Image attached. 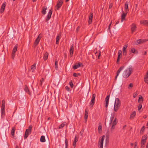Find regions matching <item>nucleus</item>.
I'll return each mask as SVG.
<instances>
[{"label":"nucleus","mask_w":148,"mask_h":148,"mask_svg":"<svg viewBox=\"0 0 148 148\" xmlns=\"http://www.w3.org/2000/svg\"><path fill=\"white\" fill-rule=\"evenodd\" d=\"M144 81L147 84H148V75H146L144 76Z\"/></svg>","instance_id":"cd10ccee"},{"label":"nucleus","mask_w":148,"mask_h":148,"mask_svg":"<svg viewBox=\"0 0 148 148\" xmlns=\"http://www.w3.org/2000/svg\"><path fill=\"white\" fill-rule=\"evenodd\" d=\"M147 135H145L142 137L141 142V144H145L146 142V140L147 138Z\"/></svg>","instance_id":"9b49d317"},{"label":"nucleus","mask_w":148,"mask_h":148,"mask_svg":"<svg viewBox=\"0 0 148 148\" xmlns=\"http://www.w3.org/2000/svg\"><path fill=\"white\" fill-rule=\"evenodd\" d=\"M134 148H138V147L137 146H134Z\"/></svg>","instance_id":"774afa93"},{"label":"nucleus","mask_w":148,"mask_h":148,"mask_svg":"<svg viewBox=\"0 0 148 148\" xmlns=\"http://www.w3.org/2000/svg\"><path fill=\"white\" fill-rule=\"evenodd\" d=\"M93 16L92 13H90L89 17L88 23L89 24H90L92 22Z\"/></svg>","instance_id":"a211bd4d"},{"label":"nucleus","mask_w":148,"mask_h":148,"mask_svg":"<svg viewBox=\"0 0 148 148\" xmlns=\"http://www.w3.org/2000/svg\"><path fill=\"white\" fill-rule=\"evenodd\" d=\"M95 94H93L92 95L91 100L95 101Z\"/></svg>","instance_id":"a19ab883"},{"label":"nucleus","mask_w":148,"mask_h":148,"mask_svg":"<svg viewBox=\"0 0 148 148\" xmlns=\"http://www.w3.org/2000/svg\"><path fill=\"white\" fill-rule=\"evenodd\" d=\"M132 69L131 67L127 68L123 73V77L125 78L128 77L132 73Z\"/></svg>","instance_id":"f257e3e1"},{"label":"nucleus","mask_w":148,"mask_h":148,"mask_svg":"<svg viewBox=\"0 0 148 148\" xmlns=\"http://www.w3.org/2000/svg\"><path fill=\"white\" fill-rule=\"evenodd\" d=\"M124 68V66H122L121 67L119 68V70L117 71L116 75V77H115V79H116L117 77L119 75L120 73L122 70H123V69Z\"/></svg>","instance_id":"2eb2a0df"},{"label":"nucleus","mask_w":148,"mask_h":148,"mask_svg":"<svg viewBox=\"0 0 148 148\" xmlns=\"http://www.w3.org/2000/svg\"><path fill=\"white\" fill-rule=\"evenodd\" d=\"M58 61H55V69L56 70H57L58 68Z\"/></svg>","instance_id":"58836bf2"},{"label":"nucleus","mask_w":148,"mask_h":148,"mask_svg":"<svg viewBox=\"0 0 148 148\" xmlns=\"http://www.w3.org/2000/svg\"><path fill=\"white\" fill-rule=\"evenodd\" d=\"M65 145H66V148H67V147L68 146V141H67V139H66V138L65 139Z\"/></svg>","instance_id":"ea45409f"},{"label":"nucleus","mask_w":148,"mask_h":148,"mask_svg":"<svg viewBox=\"0 0 148 148\" xmlns=\"http://www.w3.org/2000/svg\"><path fill=\"white\" fill-rule=\"evenodd\" d=\"M36 64H34L33 65H32L31 66V69L33 71L34 70L36 69Z\"/></svg>","instance_id":"c9c22d12"},{"label":"nucleus","mask_w":148,"mask_h":148,"mask_svg":"<svg viewBox=\"0 0 148 148\" xmlns=\"http://www.w3.org/2000/svg\"><path fill=\"white\" fill-rule=\"evenodd\" d=\"M52 13V10L51 9L49 11L48 15L47 16V18L46 19L47 21H48L51 18Z\"/></svg>","instance_id":"f3484780"},{"label":"nucleus","mask_w":148,"mask_h":148,"mask_svg":"<svg viewBox=\"0 0 148 148\" xmlns=\"http://www.w3.org/2000/svg\"><path fill=\"white\" fill-rule=\"evenodd\" d=\"M136 28L137 27L135 23H133L131 25V31L132 33L136 30Z\"/></svg>","instance_id":"6e6552de"},{"label":"nucleus","mask_w":148,"mask_h":148,"mask_svg":"<svg viewBox=\"0 0 148 148\" xmlns=\"http://www.w3.org/2000/svg\"><path fill=\"white\" fill-rule=\"evenodd\" d=\"M105 138V136H102V138L99 140V142L98 146L100 148H103V142Z\"/></svg>","instance_id":"0eeeda50"},{"label":"nucleus","mask_w":148,"mask_h":148,"mask_svg":"<svg viewBox=\"0 0 148 148\" xmlns=\"http://www.w3.org/2000/svg\"><path fill=\"white\" fill-rule=\"evenodd\" d=\"M121 105V103L119 99L118 98L116 99L114 105V111L116 112L120 108Z\"/></svg>","instance_id":"f03ea898"},{"label":"nucleus","mask_w":148,"mask_h":148,"mask_svg":"<svg viewBox=\"0 0 148 148\" xmlns=\"http://www.w3.org/2000/svg\"><path fill=\"white\" fill-rule=\"evenodd\" d=\"M111 23H110L108 26V29L109 30V31H110V26L111 25Z\"/></svg>","instance_id":"6e6d98bb"},{"label":"nucleus","mask_w":148,"mask_h":148,"mask_svg":"<svg viewBox=\"0 0 148 148\" xmlns=\"http://www.w3.org/2000/svg\"><path fill=\"white\" fill-rule=\"evenodd\" d=\"M63 3V0H58L57 4L55 7V10H58L61 7Z\"/></svg>","instance_id":"39448f33"},{"label":"nucleus","mask_w":148,"mask_h":148,"mask_svg":"<svg viewBox=\"0 0 148 148\" xmlns=\"http://www.w3.org/2000/svg\"><path fill=\"white\" fill-rule=\"evenodd\" d=\"M114 130L110 128V131L111 133H112L114 131Z\"/></svg>","instance_id":"13d9d810"},{"label":"nucleus","mask_w":148,"mask_h":148,"mask_svg":"<svg viewBox=\"0 0 148 148\" xmlns=\"http://www.w3.org/2000/svg\"><path fill=\"white\" fill-rule=\"evenodd\" d=\"M48 56V53L47 52H46L43 56V59L44 60H46L47 59Z\"/></svg>","instance_id":"c756f323"},{"label":"nucleus","mask_w":148,"mask_h":148,"mask_svg":"<svg viewBox=\"0 0 148 148\" xmlns=\"http://www.w3.org/2000/svg\"><path fill=\"white\" fill-rule=\"evenodd\" d=\"M69 84L71 87L72 88L73 86V84L72 82H70L69 83Z\"/></svg>","instance_id":"37998d69"},{"label":"nucleus","mask_w":148,"mask_h":148,"mask_svg":"<svg viewBox=\"0 0 148 148\" xmlns=\"http://www.w3.org/2000/svg\"><path fill=\"white\" fill-rule=\"evenodd\" d=\"M112 7V5L110 4L109 6V8H110Z\"/></svg>","instance_id":"0e129e2a"},{"label":"nucleus","mask_w":148,"mask_h":148,"mask_svg":"<svg viewBox=\"0 0 148 148\" xmlns=\"http://www.w3.org/2000/svg\"><path fill=\"white\" fill-rule=\"evenodd\" d=\"M141 24H143L146 26H148V21L147 20H142L140 21Z\"/></svg>","instance_id":"412c9836"},{"label":"nucleus","mask_w":148,"mask_h":148,"mask_svg":"<svg viewBox=\"0 0 148 148\" xmlns=\"http://www.w3.org/2000/svg\"><path fill=\"white\" fill-rule=\"evenodd\" d=\"M40 141L42 142H44L45 141V137L43 136H42L40 138Z\"/></svg>","instance_id":"2f4dec72"},{"label":"nucleus","mask_w":148,"mask_h":148,"mask_svg":"<svg viewBox=\"0 0 148 148\" xmlns=\"http://www.w3.org/2000/svg\"><path fill=\"white\" fill-rule=\"evenodd\" d=\"M44 81V79L42 78L40 81V84L42 85V82Z\"/></svg>","instance_id":"3c124183"},{"label":"nucleus","mask_w":148,"mask_h":148,"mask_svg":"<svg viewBox=\"0 0 148 148\" xmlns=\"http://www.w3.org/2000/svg\"><path fill=\"white\" fill-rule=\"evenodd\" d=\"M143 101V97L141 95H140L139 97V99L138 100V102L140 103H142Z\"/></svg>","instance_id":"5701e85b"},{"label":"nucleus","mask_w":148,"mask_h":148,"mask_svg":"<svg viewBox=\"0 0 148 148\" xmlns=\"http://www.w3.org/2000/svg\"><path fill=\"white\" fill-rule=\"evenodd\" d=\"M74 50V47L73 44H72L69 50L70 56L71 57L73 56Z\"/></svg>","instance_id":"f8f14e48"},{"label":"nucleus","mask_w":148,"mask_h":148,"mask_svg":"<svg viewBox=\"0 0 148 148\" xmlns=\"http://www.w3.org/2000/svg\"><path fill=\"white\" fill-rule=\"evenodd\" d=\"M41 37L40 36V35H39L36 40H35L34 43V45L35 47H36L38 44L40 40Z\"/></svg>","instance_id":"1a4fd4ad"},{"label":"nucleus","mask_w":148,"mask_h":148,"mask_svg":"<svg viewBox=\"0 0 148 148\" xmlns=\"http://www.w3.org/2000/svg\"><path fill=\"white\" fill-rule=\"evenodd\" d=\"M145 130V127H144V126H143L141 128V130H140V132L141 133V132H142L144 131V130Z\"/></svg>","instance_id":"864d4df0"},{"label":"nucleus","mask_w":148,"mask_h":148,"mask_svg":"<svg viewBox=\"0 0 148 148\" xmlns=\"http://www.w3.org/2000/svg\"><path fill=\"white\" fill-rule=\"evenodd\" d=\"M32 128V125H30L28 129H27L25 131V136L24 138H26L31 133V131Z\"/></svg>","instance_id":"20e7f679"},{"label":"nucleus","mask_w":148,"mask_h":148,"mask_svg":"<svg viewBox=\"0 0 148 148\" xmlns=\"http://www.w3.org/2000/svg\"><path fill=\"white\" fill-rule=\"evenodd\" d=\"M122 53V51L121 50H119L118 51V56L120 57V55Z\"/></svg>","instance_id":"c03bdc74"},{"label":"nucleus","mask_w":148,"mask_h":148,"mask_svg":"<svg viewBox=\"0 0 148 148\" xmlns=\"http://www.w3.org/2000/svg\"><path fill=\"white\" fill-rule=\"evenodd\" d=\"M136 112L135 111H134L131 114L130 116V119H133L134 117L136 115Z\"/></svg>","instance_id":"b1692460"},{"label":"nucleus","mask_w":148,"mask_h":148,"mask_svg":"<svg viewBox=\"0 0 148 148\" xmlns=\"http://www.w3.org/2000/svg\"><path fill=\"white\" fill-rule=\"evenodd\" d=\"M127 14V13H126V12H125V13L123 12L122 13L121 18V22H122L125 19V17Z\"/></svg>","instance_id":"aec40b11"},{"label":"nucleus","mask_w":148,"mask_h":148,"mask_svg":"<svg viewBox=\"0 0 148 148\" xmlns=\"http://www.w3.org/2000/svg\"><path fill=\"white\" fill-rule=\"evenodd\" d=\"M60 36L59 35H58L57 36L56 38V44H58L59 43V41L60 39Z\"/></svg>","instance_id":"72a5a7b5"},{"label":"nucleus","mask_w":148,"mask_h":148,"mask_svg":"<svg viewBox=\"0 0 148 148\" xmlns=\"http://www.w3.org/2000/svg\"><path fill=\"white\" fill-rule=\"evenodd\" d=\"M135 49L134 48H131V52L132 53H134L135 51Z\"/></svg>","instance_id":"49530a36"},{"label":"nucleus","mask_w":148,"mask_h":148,"mask_svg":"<svg viewBox=\"0 0 148 148\" xmlns=\"http://www.w3.org/2000/svg\"><path fill=\"white\" fill-rule=\"evenodd\" d=\"M143 55H145L147 53V52L146 51H144V52H143Z\"/></svg>","instance_id":"bf43d9fd"},{"label":"nucleus","mask_w":148,"mask_h":148,"mask_svg":"<svg viewBox=\"0 0 148 148\" xmlns=\"http://www.w3.org/2000/svg\"><path fill=\"white\" fill-rule=\"evenodd\" d=\"M1 116L3 117V115H4L5 112V101L3 100L2 102V106L1 107Z\"/></svg>","instance_id":"423d86ee"},{"label":"nucleus","mask_w":148,"mask_h":148,"mask_svg":"<svg viewBox=\"0 0 148 148\" xmlns=\"http://www.w3.org/2000/svg\"><path fill=\"white\" fill-rule=\"evenodd\" d=\"M110 124L116 125L118 122V120L116 117H115L114 115H112L110 117Z\"/></svg>","instance_id":"7ed1b4c3"},{"label":"nucleus","mask_w":148,"mask_h":148,"mask_svg":"<svg viewBox=\"0 0 148 148\" xmlns=\"http://www.w3.org/2000/svg\"><path fill=\"white\" fill-rule=\"evenodd\" d=\"M129 4V2L127 1L126 2L125 4L124 8L125 10V12H126V13H127L129 10L128 8Z\"/></svg>","instance_id":"4468645a"},{"label":"nucleus","mask_w":148,"mask_h":148,"mask_svg":"<svg viewBox=\"0 0 148 148\" xmlns=\"http://www.w3.org/2000/svg\"><path fill=\"white\" fill-rule=\"evenodd\" d=\"M144 144H141V148H144V146H143V145H144Z\"/></svg>","instance_id":"052dcab7"},{"label":"nucleus","mask_w":148,"mask_h":148,"mask_svg":"<svg viewBox=\"0 0 148 148\" xmlns=\"http://www.w3.org/2000/svg\"><path fill=\"white\" fill-rule=\"evenodd\" d=\"M128 45H125L123 46V55L126 56L127 54V51L126 49L127 48Z\"/></svg>","instance_id":"ddd939ff"},{"label":"nucleus","mask_w":148,"mask_h":148,"mask_svg":"<svg viewBox=\"0 0 148 148\" xmlns=\"http://www.w3.org/2000/svg\"><path fill=\"white\" fill-rule=\"evenodd\" d=\"M17 47H18L17 45H16L14 46V48L13 49L12 53H15L17 51Z\"/></svg>","instance_id":"473e14b6"},{"label":"nucleus","mask_w":148,"mask_h":148,"mask_svg":"<svg viewBox=\"0 0 148 148\" xmlns=\"http://www.w3.org/2000/svg\"><path fill=\"white\" fill-rule=\"evenodd\" d=\"M24 90L25 92H27L29 95H31V92L26 85H25V86Z\"/></svg>","instance_id":"a878e982"},{"label":"nucleus","mask_w":148,"mask_h":148,"mask_svg":"<svg viewBox=\"0 0 148 148\" xmlns=\"http://www.w3.org/2000/svg\"><path fill=\"white\" fill-rule=\"evenodd\" d=\"M80 63H78L77 64H75L73 67V68L74 69H76L78 68L80 66Z\"/></svg>","instance_id":"bb28decb"},{"label":"nucleus","mask_w":148,"mask_h":148,"mask_svg":"<svg viewBox=\"0 0 148 148\" xmlns=\"http://www.w3.org/2000/svg\"><path fill=\"white\" fill-rule=\"evenodd\" d=\"M94 103H95V101L91 100L90 103V106L91 107H92L93 105H94Z\"/></svg>","instance_id":"4c0bfd02"},{"label":"nucleus","mask_w":148,"mask_h":148,"mask_svg":"<svg viewBox=\"0 0 148 148\" xmlns=\"http://www.w3.org/2000/svg\"><path fill=\"white\" fill-rule=\"evenodd\" d=\"M80 134L81 135H82V132H81L80 133Z\"/></svg>","instance_id":"338daca9"},{"label":"nucleus","mask_w":148,"mask_h":148,"mask_svg":"<svg viewBox=\"0 0 148 148\" xmlns=\"http://www.w3.org/2000/svg\"><path fill=\"white\" fill-rule=\"evenodd\" d=\"M77 140L78 139L77 138L76 136L74 140L73 143V146L74 147V148H75L76 146V143Z\"/></svg>","instance_id":"c85d7f7f"},{"label":"nucleus","mask_w":148,"mask_h":148,"mask_svg":"<svg viewBox=\"0 0 148 148\" xmlns=\"http://www.w3.org/2000/svg\"><path fill=\"white\" fill-rule=\"evenodd\" d=\"M115 125H112L111 127L110 128L114 130L115 128Z\"/></svg>","instance_id":"5fc2aeb1"},{"label":"nucleus","mask_w":148,"mask_h":148,"mask_svg":"<svg viewBox=\"0 0 148 148\" xmlns=\"http://www.w3.org/2000/svg\"><path fill=\"white\" fill-rule=\"evenodd\" d=\"M15 127H12V129L11 131V134L14 136V133L15 132Z\"/></svg>","instance_id":"7c9ffc66"},{"label":"nucleus","mask_w":148,"mask_h":148,"mask_svg":"<svg viewBox=\"0 0 148 148\" xmlns=\"http://www.w3.org/2000/svg\"><path fill=\"white\" fill-rule=\"evenodd\" d=\"M66 124V122H64L63 123L61 124L59 127V129H60L63 127Z\"/></svg>","instance_id":"e433bc0d"},{"label":"nucleus","mask_w":148,"mask_h":148,"mask_svg":"<svg viewBox=\"0 0 148 148\" xmlns=\"http://www.w3.org/2000/svg\"><path fill=\"white\" fill-rule=\"evenodd\" d=\"M98 132L100 134L101 132H102V126L101 125H99L98 127Z\"/></svg>","instance_id":"f704fd0d"},{"label":"nucleus","mask_w":148,"mask_h":148,"mask_svg":"<svg viewBox=\"0 0 148 148\" xmlns=\"http://www.w3.org/2000/svg\"><path fill=\"white\" fill-rule=\"evenodd\" d=\"M119 23V21H117L116 22V24H117Z\"/></svg>","instance_id":"e2e57ef3"},{"label":"nucleus","mask_w":148,"mask_h":148,"mask_svg":"<svg viewBox=\"0 0 148 148\" xmlns=\"http://www.w3.org/2000/svg\"><path fill=\"white\" fill-rule=\"evenodd\" d=\"M79 75V73L77 74L76 73H74L73 74V76L75 77H77L78 75Z\"/></svg>","instance_id":"a18cd8bd"},{"label":"nucleus","mask_w":148,"mask_h":148,"mask_svg":"<svg viewBox=\"0 0 148 148\" xmlns=\"http://www.w3.org/2000/svg\"><path fill=\"white\" fill-rule=\"evenodd\" d=\"M15 53H12V58L13 59H14V56H15Z\"/></svg>","instance_id":"09e8293b"},{"label":"nucleus","mask_w":148,"mask_h":148,"mask_svg":"<svg viewBox=\"0 0 148 148\" xmlns=\"http://www.w3.org/2000/svg\"><path fill=\"white\" fill-rule=\"evenodd\" d=\"M130 145H131V146H132L134 144H133V143H131L130 144Z\"/></svg>","instance_id":"69168bd1"},{"label":"nucleus","mask_w":148,"mask_h":148,"mask_svg":"<svg viewBox=\"0 0 148 148\" xmlns=\"http://www.w3.org/2000/svg\"><path fill=\"white\" fill-rule=\"evenodd\" d=\"M47 9V7H46L45 6L43 7L42 8V10L41 11V12H42V14H45L46 12V10Z\"/></svg>","instance_id":"393cba45"},{"label":"nucleus","mask_w":148,"mask_h":148,"mask_svg":"<svg viewBox=\"0 0 148 148\" xmlns=\"http://www.w3.org/2000/svg\"><path fill=\"white\" fill-rule=\"evenodd\" d=\"M137 142H135L134 143V146H137Z\"/></svg>","instance_id":"680f3d73"},{"label":"nucleus","mask_w":148,"mask_h":148,"mask_svg":"<svg viewBox=\"0 0 148 148\" xmlns=\"http://www.w3.org/2000/svg\"><path fill=\"white\" fill-rule=\"evenodd\" d=\"M65 89L66 90H67L68 91H69L70 90L68 86H66L65 87Z\"/></svg>","instance_id":"8fccbe9b"},{"label":"nucleus","mask_w":148,"mask_h":148,"mask_svg":"<svg viewBox=\"0 0 148 148\" xmlns=\"http://www.w3.org/2000/svg\"><path fill=\"white\" fill-rule=\"evenodd\" d=\"M133 86V84L132 83H130L129 84V86L128 87V88H132Z\"/></svg>","instance_id":"de8ad7c7"},{"label":"nucleus","mask_w":148,"mask_h":148,"mask_svg":"<svg viewBox=\"0 0 148 148\" xmlns=\"http://www.w3.org/2000/svg\"><path fill=\"white\" fill-rule=\"evenodd\" d=\"M110 98V95H108L105 98V101H106V105L105 107L106 108H107L108 107V103H109V101Z\"/></svg>","instance_id":"dca6fc26"},{"label":"nucleus","mask_w":148,"mask_h":148,"mask_svg":"<svg viewBox=\"0 0 148 148\" xmlns=\"http://www.w3.org/2000/svg\"><path fill=\"white\" fill-rule=\"evenodd\" d=\"M142 107V106L141 103H140V104H139L138 106V110H139Z\"/></svg>","instance_id":"79ce46f5"},{"label":"nucleus","mask_w":148,"mask_h":148,"mask_svg":"<svg viewBox=\"0 0 148 148\" xmlns=\"http://www.w3.org/2000/svg\"><path fill=\"white\" fill-rule=\"evenodd\" d=\"M88 116V112L86 110H85V115H84V119L85 122H86L87 121V119Z\"/></svg>","instance_id":"4be33fe9"},{"label":"nucleus","mask_w":148,"mask_h":148,"mask_svg":"<svg viewBox=\"0 0 148 148\" xmlns=\"http://www.w3.org/2000/svg\"><path fill=\"white\" fill-rule=\"evenodd\" d=\"M137 94L136 92H135L133 94V97L134 98H135L137 96Z\"/></svg>","instance_id":"603ef678"},{"label":"nucleus","mask_w":148,"mask_h":148,"mask_svg":"<svg viewBox=\"0 0 148 148\" xmlns=\"http://www.w3.org/2000/svg\"><path fill=\"white\" fill-rule=\"evenodd\" d=\"M120 58V57H119V56H118L117 59V60L116 61L117 63H118V62L119 61Z\"/></svg>","instance_id":"4d7b16f0"},{"label":"nucleus","mask_w":148,"mask_h":148,"mask_svg":"<svg viewBox=\"0 0 148 148\" xmlns=\"http://www.w3.org/2000/svg\"><path fill=\"white\" fill-rule=\"evenodd\" d=\"M6 6V3L4 2L3 3L1 6V8L0 9V12L2 13L4 11L5 6Z\"/></svg>","instance_id":"6ab92c4d"},{"label":"nucleus","mask_w":148,"mask_h":148,"mask_svg":"<svg viewBox=\"0 0 148 148\" xmlns=\"http://www.w3.org/2000/svg\"><path fill=\"white\" fill-rule=\"evenodd\" d=\"M147 40H146L140 39L138 40L135 42V44L136 45H138L139 44H142L144 43Z\"/></svg>","instance_id":"9d476101"}]
</instances>
